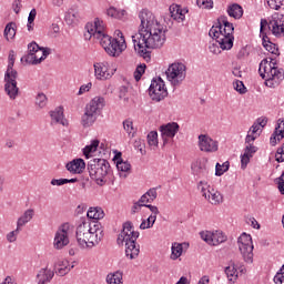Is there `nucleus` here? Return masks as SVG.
I'll use <instances>...</instances> for the list:
<instances>
[{
    "instance_id": "obj_1",
    "label": "nucleus",
    "mask_w": 284,
    "mask_h": 284,
    "mask_svg": "<svg viewBox=\"0 0 284 284\" xmlns=\"http://www.w3.org/2000/svg\"><path fill=\"white\" fill-rule=\"evenodd\" d=\"M141 24L138 33L132 36L133 48L138 57H142L144 61L152 59V51L163 48L165 43V29L163 24L159 23L154 13L148 9H143L139 13Z\"/></svg>"
},
{
    "instance_id": "obj_2",
    "label": "nucleus",
    "mask_w": 284,
    "mask_h": 284,
    "mask_svg": "<svg viewBox=\"0 0 284 284\" xmlns=\"http://www.w3.org/2000/svg\"><path fill=\"white\" fill-rule=\"evenodd\" d=\"M75 239L82 248L97 247V245L103 240V230H101V224L83 221L77 227Z\"/></svg>"
},
{
    "instance_id": "obj_3",
    "label": "nucleus",
    "mask_w": 284,
    "mask_h": 284,
    "mask_svg": "<svg viewBox=\"0 0 284 284\" xmlns=\"http://www.w3.org/2000/svg\"><path fill=\"white\" fill-rule=\"evenodd\" d=\"M209 37L219 43L221 50H232L234 48V24L227 21L225 16H221L217 19V26L210 29Z\"/></svg>"
},
{
    "instance_id": "obj_4",
    "label": "nucleus",
    "mask_w": 284,
    "mask_h": 284,
    "mask_svg": "<svg viewBox=\"0 0 284 284\" xmlns=\"http://www.w3.org/2000/svg\"><path fill=\"white\" fill-rule=\"evenodd\" d=\"M139 231H134V225L132 222L126 221L122 225V231L118 236V245H123L125 243V256H129L131 261H134L141 252V246L136 244V239H139Z\"/></svg>"
},
{
    "instance_id": "obj_5",
    "label": "nucleus",
    "mask_w": 284,
    "mask_h": 284,
    "mask_svg": "<svg viewBox=\"0 0 284 284\" xmlns=\"http://www.w3.org/2000/svg\"><path fill=\"white\" fill-rule=\"evenodd\" d=\"M14 50L9 51V64L4 73V92L9 99L14 101L19 97V87H17V78L19 73L14 70Z\"/></svg>"
},
{
    "instance_id": "obj_6",
    "label": "nucleus",
    "mask_w": 284,
    "mask_h": 284,
    "mask_svg": "<svg viewBox=\"0 0 284 284\" xmlns=\"http://www.w3.org/2000/svg\"><path fill=\"white\" fill-rule=\"evenodd\" d=\"M90 179L98 185H105V176L110 174V162L105 159H91L87 164Z\"/></svg>"
},
{
    "instance_id": "obj_7",
    "label": "nucleus",
    "mask_w": 284,
    "mask_h": 284,
    "mask_svg": "<svg viewBox=\"0 0 284 284\" xmlns=\"http://www.w3.org/2000/svg\"><path fill=\"white\" fill-rule=\"evenodd\" d=\"M28 50L29 53L21 58V61H26V63L31 65H39V63L48 59L51 52L50 48L39 47L34 41L28 44Z\"/></svg>"
},
{
    "instance_id": "obj_8",
    "label": "nucleus",
    "mask_w": 284,
    "mask_h": 284,
    "mask_svg": "<svg viewBox=\"0 0 284 284\" xmlns=\"http://www.w3.org/2000/svg\"><path fill=\"white\" fill-rule=\"evenodd\" d=\"M99 41L100 45H102L109 57H119L121 52L128 48L125 40H123V42H119L116 38H112L110 36H105Z\"/></svg>"
},
{
    "instance_id": "obj_9",
    "label": "nucleus",
    "mask_w": 284,
    "mask_h": 284,
    "mask_svg": "<svg viewBox=\"0 0 284 284\" xmlns=\"http://www.w3.org/2000/svg\"><path fill=\"white\" fill-rule=\"evenodd\" d=\"M166 78L171 81L172 85H181L185 81L186 67L181 62L172 63L166 72Z\"/></svg>"
},
{
    "instance_id": "obj_10",
    "label": "nucleus",
    "mask_w": 284,
    "mask_h": 284,
    "mask_svg": "<svg viewBox=\"0 0 284 284\" xmlns=\"http://www.w3.org/2000/svg\"><path fill=\"white\" fill-rule=\"evenodd\" d=\"M239 250L245 263H253L254 261V245L252 244V235L243 233L237 239Z\"/></svg>"
},
{
    "instance_id": "obj_11",
    "label": "nucleus",
    "mask_w": 284,
    "mask_h": 284,
    "mask_svg": "<svg viewBox=\"0 0 284 284\" xmlns=\"http://www.w3.org/2000/svg\"><path fill=\"white\" fill-rule=\"evenodd\" d=\"M149 95L152 101H155V103H160V101H163V99L168 97V89L165 88L163 79L158 78L151 81Z\"/></svg>"
},
{
    "instance_id": "obj_12",
    "label": "nucleus",
    "mask_w": 284,
    "mask_h": 284,
    "mask_svg": "<svg viewBox=\"0 0 284 284\" xmlns=\"http://www.w3.org/2000/svg\"><path fill=\"white\" fill-rule=\"evenodd\" d=\"M85 30L88 32V34H84V37L88 39H98V41L102 40L103 37H108V34H105V23L103 22V20L95 18L94 19V23L92 22H88L85 24Z\"/></svg>"
},
{
    "instance_id": "obj_13",
    "label": "nucleus",
    "mask_w": 284,
    "mask_h": 284,
    "mask_svg": "<svg viewBox=\"0 0 284 284\" xmlns=\"http://www.w3.org/2000/svg\"><path fill=\"white\" fill-rule=\"evenodd\" d=\"M265 26H267V20H261L260 27V37H262V45L265 48L267 52L273 54L274 57H281V52L278 51V44L272 42L270 37H267V32H265Z\"/></svg>"
},
{
    "instance_id": "obj_14",
    "label": "nucleus",
    "mask_w": 284,
    "mask_h": 284,
    "mask_svg": "<svg viewBox=\"0 0 284 284\" xmlns=\"http://www.w3.org/2000/svg\"><path fill=\"white\" fill-rule=\"evenodd\" d=\"M70 226L68 224L61 225V227L57 231L54 241H53V247L55 250H63L65 245L70 244V237H69V232Z\"/></svg>"
},
{
    "instance_id": "obj_15",
    "label": "nucleus",
    "mask_w": 284,
    "mask_h": 284,
    "mask_svg": "<svg viewBox=\"0 0 284 284\" xmlns=\"http://www.w3.org/2000/svg\"><path fill=\"white\" fill-rule=\"evenodd\" d=\"M197 139H199V148L201 152H206V153L219 152V142L212 139L210 135L200 134Z\"/></svg>"
},
{
    "instance_id": "obj_16",
    "label": "nucleus",
    "mask_w": 284,
    "mask_h": 284,
    "mask_svg": "<svg viewBox=\"0 0 284 284\" xmlns=\"http://www.w3.org/2000/svg\"><path fill=\"white\" fill-rule=\"evenodd\" d=\"M200 236L202 241H205L209 245H221V243H225L227 241V236H225L221 231L201 232Z\"/></svg>"
},
{
    "instance_id": "obj_17",
    "label": "nucleus",
    "mask_w": 284,
    "mask_h": 284,
    "mask_svg": "<svg viewBox=\"0 0 284 284\" xmlns=\"http://www.w3.org/2000/svg\"><path fill=\"white\" fill-rule=\"evenodd\" d=\"M180 125L176 122H169L160 126L161 136L163 139V144L166 145L169 139H174L179 133Z\"/></svg>"
},
{
    "instance_id": "obj_18",
    "label": "nucleus",
    "mask_w": 284,
    "mask_h": 284,
    "mask_svg": "<svg viewBox=\"0 0 284 284\" xmlns=\"http://www.w3.org/2000/svg\"><path fill=\"white\" fill-rule=\"evenodd\" d=\"M95 78L100 81H108L112 79L114 72H110V64L108 62H97L93 65Z\"/></svg>"
},
{
    "instance_id": "obj_19",
    "label": "nucleus",
    "mask_w": 284,
    "mask_h": 284,
    "mask_svg": "<svg viewBox=\"0 0 284 284\" xmlns=\"http://www.w3.org/2000/svg\"><path fill=\"white\" fill-rule=\"evenodd\" d=\"M265 28H267L274 37L284 36V23L278 19V13L272 16L271 20L265 24Z\"/></svg>"
},
{
    "instance_id": "obj_20",
    "label": "nucleus",
    "mask_w": 284,
    "mask_h": 284,
    "mask_svg": "<svg viewBox=\"0 0 284 284\" xmlns=\"http://www.w3.org/2000/svg\"><path fill=\"white\" fill-rule=\"evenodd\" d=\"M275 59L276 58H270V60H267L266 58L260 63L258 73L262 79H265V81H267L270 77H273L272 73L274 72V63H276Z\"/></svg>"
},
{
    "instance_id": "obj_21",
    "label": "nucleus",
    "mask_w": 284,
    "mask_h": 284,
    "mask_svg": "<svg viewBox=\"0 0 284 284\" xmlns=\"http://www.w3.org/2000/svg\"><path fill=\"white\" fill-rule=\"evenodd\" d=\"M201 194L209 201V203H211V205H221V203H223V195L214 189L206 190L205 187H202Z\"/></svg>"
},
{
    "instance_id": "obj_22",
    "label": "nucleus",
    "mask_w": 284,
    "mask_h": 284,
    "mask_svg": "<svg viewBox=\"0 0 284 284\" xmlns=\"http://www.w3.org/2000/svg\"><path fill=\"white\" fill-rule=\"evenodd\" d=\"M103 108H105V98L95 97L87 104L85 111L97 116Z\"/></svg>"
},
{
    "instance_id": "obj_23",
    "label": "nucleus",
    "mask_w": 284,
    "mask_h": 284,
    "mask_svg": "<svg viewBox=\"0 0 284 284\" xmlns=\"http://www.w3.org/2000/svg\"><path fill=\"white\" fill-rule=\"evenodd\" d=\"M65 168L71 174H81L83 173V170H85V161L81 158L74 159L71 162H68Z\"/></svg>"
},
{
    "instance_id": "obj_24",
    "label": "nucleus",
    "mask_w": 284,
    "mask_h": 284,
    "mask_svg": "<svg viewBox=\"0 0 284 284\" xmlns=\"http://www.w3.org/2000/svg\"><path fill=\"white\" fill-rule=\"evenodd\" d=\"M284 139V119L277 120V125L271 135L270 143L271 145H276V143L281 142Z\"/></svg>"
},
{
    "instance_id": "obj_25",
    "label": "nucleus",
    "mask_w": 284,
    "mask_h": 284,
    "mask_svg": "<svg viewBox=\"0 0 284 284\" xmlns=\"http://www.w3.org/2000/svg\"><path fill=\"white\" fill-rule=\"evenodd\" d=\"M283 80H284L283 69L276 68V62H273V72H272V75L268 79H266L265 85H267V88H274V81L275 83H278V81H283Z\"/></svg>"
},
{
    "instance_id": "obj_26",
    "label": "nucleus",
    "mask_w": 284,
    "mask_h": 284,
    "mask_svg": "<svg viewBox=\"0 0 284 284\" xmlns=\"http://www.w3.org/2000/svg\"><path fill=\"white\" fill-rule=\"evenodd\" d=\"M258 149L254 144H247L244 149V154L241 156V165L242 170H245L247 168V163H250V159L256 154V151Z\"/></svg>"
},
{
    "instance_id": "obj_27",
    "label": "nucleus",
    "mask_w": 284,
    "mask_h": 284,
    "mask_svg": "<svg viewBox=\"0 0 284 284\" xmlns=\"http://www.w3.org/2000/svg\"><path fill=\"white\" fill-rule=\"evenodd\" d=\"M51 123H60V125L68 126V121L63 116V106H58L54 111H50Z\"/></svg>"
},
{
    "instance_id": "obj_28",
    "label": "nucleus",
    "mask_w": 284,
    "mask_h": 284,
    "mask_svg": "<svg viewBox=\"0 0 284 284\" xmlns=\"http://www.w3.org/2000/svg\"><path fill=\"white\" fill-rule=\"evenodd\" d=\"M37 278L39 283H42V284L50 283L52 278H54V271L48 267L41 268L37 274Z\"/></svg>"
},
{
    "instance_id": "obj_29",
    "label": "nucleus",
    "mask_w": 284,
    "mask_h": 284,
    "mask_svg": "<svg viewBox=\"0 0 284 284\" xmlns=\"http://www.w3.org/2000/svg\"><path fill=\"white\" fill-rule=\"evenodd\" d=\"M187 250L190 247L189 243H173L171 247V258L172 261H176V258H180V256L183 254V248Z\"/></svg>"
},
{
    "instance_id": "obj_30",
    "label": "nucleus",
    "mask_w": 284,
    "mask_h": 284,
    "mask_svg": "<svg viewBox=\"0 0 284 284\" xmlns=\"http://www.w3.org/2000/svg\"><path fill=\"white\" fill-rule=\"evenodd\" d=\"M31 219H34V210L28 209L18 219L17 226L21 230V227L26 226L27 223H30Z\"/></svg>"
},
{
    "instance_id": "obj_31",
    "label": "nucleus",
    "mask_w": 284,
    "mask_h": 284,
    "mask_svg": "<svg viewBox=\"0 0 284 284\" xmlns=\"http://www.w3.org/2000/svg\"><path fill=\"white\" fill-rule=\"evenodd\" d=\"M169 10H170V14H171L172 19H174L175 21H179V23H181V21H185V16L183 14V11L181 10V6L171 4Z\"/></svg>"
},
{
    "instance_id": "obj_32",
    "label": "nucleus",
    "mask_w": 284,
    "mask_h": 284,
    "mask_svg": "<svg viewBox=\"0 0 284 284\" xmlns=\"http://www.w3.org/2000/svg\"><path fill=\"white\" fill-rule=\"evenodd\" d=\"M81 19V16L79 14V11L74 8L69 9L64 14V21L68 26L74 24L75 21H79Z\"/></svg>"
},
{
    "instance_id": "obj_33",
    "label": "nucleus",
    "mask_w": 284,
    "mask_h": 284,
    "mask_svg": "<svg viewBox=\"0 0 284 284\" xmlns=\"http://www.w3.org/2000/svg\"><path fill=\"white\" fill-rule=\"evenodd\" d=\"M106 16L111 17V19L122 20V19H125V17H128V11H125L124 9L119 10V9H116L114 7H110L106 10Z\"/></svg>"
},
{
    "instance_id": "obj_34",
    "label": "nucleus",
    "mask_w": 284,
    "mask_h": 284,
    "mask_svg": "<svg viewBox=\"0 0 284 284\" xmlns=\"http://www.w3.org/2000/svg\"><path fill=\"white\" fill-rule=\"evenodd\" d=\"M227 14L233 19H241V17H243V7H241L239 3H233L229 6Z\"/></svg>"
},
{
    "instance_id": "obj_35",
    "label": "nucleus",
    "mask_w": 284,
    "mask_h": 284,
    "mask_svg": "<svg viewBox=\"0 0 284 284\" xmlns=\"http://www.w3.org/2000/svg\"><path fill=\"white\" fill-rule=\"evenodd\" d=\"M108 284H123V273L121 271H116L106 276Z\"/></svg>"
},
{
    "instance_id": "obj_36",
    "label": "nucleus",
    "mask_w": 284,
    "mask_h": 284,
    "mask_svg": "<svg viewBox=\"0 0 284 284\" xmlns=\"http://www.w3.org/2000/svg\"><path fill=\"white\" fill-rule=\"evenodd\" d=\"M191 170L193 174H195V176H205V174L207 173V169L205 168V165L199 161L192 164Z\"/></svg>"
},
{
    "instance_id": "obj_37",
    "label": "nucleus",
    "mask_w": 284,
    "mask_h": 284,
    "mask_svg": "<svg viewBox=\"0 0 284 284\" xmlns=\"http://www.w3.org/2000/svg\"><path fill=\"white\" fill-rule=\"evenodd\" d=\"M224 272L229 281H236L239 278V271L236 270V264H234V262H231V265L226 266Z\"/></svg>"
},
{
    "instance_id": "obj_38",
    "label": "nucleus",
    "mask_w": 284,
    "mask_h": 284,
    "mask_svg": "<svg viewBox=\"0 0 284 284\" xmlns=\"http://www.w3.org/2000/svg\"><path fill=\"white\" fill-rule=\"evenodd\" d=\"M115 161L119 172H130L132 165L129 162H125L123 161V159H121V153H119V155H115Z\"/></svg>"
},
{
    "instance_id": "obj_39",
    "label": "nucleus",
    "mask_w": 284,
    "mask_h": 284,
    "mask_svg": "<svg viewBox=\"0 0 284 284\" xmlns=\"http://www.w3.org/2000/svg\"><path fill=\"white\" fill-rule=\"evenodd\" d=\"M17 23L14 22H9L6 28H4V37L7 41H10V39H14L17 36Z\"/></svg>"
},
{
    "instance_id": "obj_40",
    "label": "nucleus",
    "mask_w": 284,
    "mask_h": 284,
    "mask_svg": "<svg viewBox=\"0 0 284 284\" xmlns=\"http://www.w3.org/2000/svg\"><path fill=\"white\" fill-rule=\"evenodd\" d=\"M97 121V115L94 113H90L89 111H85L84 114L82 115L81 123L83 128H90Z\"/></svg>"
},
{
    "instance_id": "obj_41",
    "label": "nucleus",
    "mask_w": 284,
    "mask_h": 284,
    "mask_svg": "<svg viewBox=\"0 0 284 284\" xmlns=\"http://www.w3.org/2000/svg\"><path fill=\"white\" fill-rule=\"evenodd\" d=\"M99 140H93L91 142V144L87 145L84 149H83V154L85 156V159H90V154L97 152L98 148H99Z\"/></svg>"
},
{
    "instance_id": "obj_42",
    "label": "nucleus",
    "mask_w": 284,
    "mask_h": 284,
    "mask_svg": "<svg viewBox=\"0 0 284 284\" xmlns=\"http://www.w3.org/2000/svg\"><path fill=\"white\" fill-rule=\"evenodd\" d=\"M58 265H59V268L55 271V274H58V276H65V274H68L70 272V270H72V267H74V265L69 267L68 261L60 262Z\"/></svg>"
},
{
    "instance_id": "obj_43",
    "label": "nucleus",
    "mask_w": 284,
    "mask_h": 284,
    "mask_svg": "<svg viewBox=\"0 0 284 284\" xmlns=\"http://www.w3.org/2000/svg\"><path fill=\"white\" fill-rule=\"evenodd\" d=\"M266 3L271 10H284V0H266Z\"/></svg>"
},
{
    "instance_id": "obj_44",
    "label": "nucleus",
    "mask_w": 284,
    "mask_h": 284,
    "mask_svg": "<svg viewBox=\"0 0 284 284\" xmlns=\"http://www.w3.org/2000/svg\"><path fill=\"white\" fill-rule=\"evenodd\" d=\"M227 170H230V162L229 161L224 162L222 165H221V163H216V165H215V175L216 176H223V174H225V172H227Z\"/></svg>"
},
{
    "instance_id": "obj_45",
    "label": "nucleus",
    "mask_w": 284,
    "mask_h": 284,
    "mask_svg": "<svg viewBox=\"0 0 284 284\" xmlns=\"http://www.w3.org/2000/svg\"><path fill=\"white\" fill-rule=\"evenodd\" d=\"M36 105L43 109L48 105V97L44 93H38L36 97Z\"/></svg>"
},
{
    "instance_id": "obj_46",
    "label": "nucleus",
    "mask_w": 284,
    "mask_h": 284,
    "mask_svg": "<svg viewBox=\"0 0 284 284\" xmlns=\"http://www.w3.org/2000/svg\"><path fill=\"white\" fill-rule=\"evenodd\" d=\"M148 143L149 145H153L154 148H156V145H159V133H156V131H151L148 134Z\"/></svg>"
},
{
    "instance_id": "obj_47",
    "label": "nucleus",
    "mask_w": 284,
    "mask_h": 284,
    "mask_svg": "<svg viewBox=\"0 0 284 284\" xmlns=\"http://www.w3.org/2000/svg\"><path fill=\"white\" fill-rule=\"evenodd\" d=\"M145 68H148V65H145V63L143 64H139L134 71V79L136 82L141 81V77H143V74H145Z\"/></svg>"
},
{
    "instance_id": "obj_48",
    "label": "nucleus",
    "mask_w": 284,
    "mask_h": 284,
    "mask_svg": "<svg viewBox=\"0 0 284 284\" xmlns=\"http://www.w3.org/2000/svg\"><path fill=\"white\" fill-rule=\"evenodd\" d=\"M21 229L17 226L14 231H11L7 234L8 243H14L17 241V236H19Z\"/></svg>"
},
{
    "instance_id": "obj_49",
    "label": "nucleus",
    "mask_w": 284,
    "mask_h": 284,
    "mask_svg": "<svg viewBox=\"0 0 284 284\" xmlns=\"http://www.w3.org/2000/svg\"><path fill=\"white\" fill-rule=\"evenodd\" d=\"M234 90H236V92H239L240 94H245L247 92V88H245V84L243 83V81L236 80L234 83Z\"/></svg>"
},
{
    "instance_id": "obj_50",
    "label": "nucleus",
    "mask_w": 284,
    "mask_h": 284,
    "mask_svg": "<svg viewBox=\"0 0 284 284\" xmlns=\"http://www.w3.org/2000/svg\"><path fill=\"white\" fill-rule=\"evenodd\" d=\"M123 129L129 134H134V123L132 122V120H124L123 121Z\"/></svg>"
},
{
    "instance_id": "obj_51",
    "label": "nucleus",
    "mask_w": 284,
    "mask_h": 284,
    "mask_svg": "<svg viewBox=\"0 0 284 284\" xmlns=\"http://www.w3.org/2000/svg\"><path fill=\"white\" fill-rule=\"evenodd\" d=\"M197 6L200 8H205L207 10L212 9L214 6V1L212 0H197Z\"/></svg>"
},
{
    "instance_id": "obj_52",
    "label": "nucleus",
    "mask_w": 284,
    "mask_h": 284,
    "mask_svg": "<svg viewBox=\"0 0 284 284\" xmlns=\"http://www.w3.org/2000/svg\"><path fill=\"white\" fill-rule=\"evenodd\" d=\"M275 183L277 185V190L280 191V193L284 194V176H283V173L281 174L280 178L275 179Z\"/></svg>"
},
{
    "instance_id": "obj_53",
    "label": "nucleus",
    "mask_w": 284,
    "mask_h": 284,
    "mask_svg": "<svg viewBox=\"0 0 284 284\" xmlns=\"http://www.w3.org/2000/svg\"><path fill=\"white\" fill-rule=\"evenodd\" d=\"M90 90H92V82L81 85L78 92V97L85 94V92H90Z\"/></svg>"
},
{
    "instance_id": "obj_54",
    "label": "nucleus",
    "mask_w": 284,
    "mask_h": 284,
    "mask_svg": "<svg viewBox=\"0 0 284 284\" xmlns=\"http://www.w3.org/2000/svg\"><path fill=\"white\" fill-rule=\"evenodd\" d=\"M146 196L150 199V202L153 203L154 201H156V196H158V193H156V189H150L146 193Z\"/></svg>"
},
{
    "instance_id": "obj_55",
    "label": "nucleus",
    "mask_w": 284,
    "mask_h": 284,
    "mask_svg": "<svg viewBox=\"0 0 284 284\" xmlns=\"http://www.w3.org/2000/svg\"><path fill=\"white\" fill-rule=\"evenodd\" d=\"M141 207H145V204H141V202H135L131 209V214H136L138 212H141Z\"/></svg>"
},
{
    "instance_id": "obj_56",
    "label": "nucleus",
    "mask_w": 284,
    "mask_h": 284,
    "mask_svg": "<svg viewBox=\"0 0 284 284\" xmlns=\"http://www.w3.org/2000/svg\"><path fill=\"white\" fill-rule=\"evenodd\" d=\"M144 207H148L150 212H152L151 216H159L160 212L158 206H154L152 204H145Z\"/></svg>"
},
{
    "instance_id": "obj_57",
    "label": "nucleus",
    "mask_w": 284,
    "mask_h": 284,
    "mask_svg": "<svg viewBox=\"0 0 284 284\" xmlns=\"http://www.w3.org/2000/svg\"><path fill=\"white\" fill-rule=\"evenodd\" d=\"M68 184V179H52L51 180V185H58V186H61V185H65Z\"/></svg>"
},
{
    "instance_id": "obj_58",
    "label": "nucleus",
    "mask_w": 284,
    "mask_h": 284,
    "mask_svg": "<svg viewBox=\"0 0 284 284\" xmlns=\"http://www.w3.org/2000/svg\"><path fill=\"white\" fill-rule=\"evenodd\" d=\"M12 8H13V11L16 12V14H19V12H21V0H13V3H12Z\"/></svg>"
},
{
    "instance_id": "obj_59",
    "label": "nucleus",
    "mask_w": 284,
    "mask_h": 284,
    "mask_svg": "<svg viewBox=\"0 0 284 284\" xmlns=\"http://www.w3.org/2000/svg\"><path fill=\"white\" fill-rule=\"evenodd\" d=\"M105 216V213L103 212V209L95 207V221H99Z\"/></svg>"
},
{
    "instance_id": "obj_60",
    "label": "nucleus",
    "mask_w": 284,
    "mask_h": 284,
    "mask_svg": "<svg viewBox=\"0 0 284 284\" xmlns=\"http://www.w3.org/2000/svg\"><path fill=\"white\" fill-rule=\"evenodd\" d=\"M34 19H37V9H32L28 17L29 23H34Z\"/></svg>"
},
{
    "instance_id": "obj_61",
    "label": "nucleus",
    "mask_w": 284,
    "mask_h": 284,
    "mask_svg": "<svg viewBox=\"0 0 284 284\" xmlns=\"http://www.w3.org/2000/svg\"><path fill=\"white\" fill-rule=\"evenodd\" d=\"M138 202H140V204L142 205H148V203H152L146 193H144Z\"/></svg>"
},
{
    "instance_id": "obj_62",
    "label": "nucleus",
    "mask_w": 284,
    "mask_h": 284,
    "mask_svg": "<svg viewBox=\"0 0 284 284\" xmlns=\"http://www.w3.org/2000/svg\"><path fill=\"white\" fill-rule=\"evenodd\" d=\"M88 219H93L97 221V213H95V207H90L87 212Z\"/></svg>"
},
{
    "instance_id": "obj_63",
    "label": "nucleus",
    "mask_w": 284,
    "mask_h": 284,
    "mask_svg": "<svg viewBox=\"0 0 284 284\" xmlns=\"http://www.w3.org/2000/svg\"><path fill=\"white\" fill-rule=\"evenodd\" d=\"M273 281L275 284H284V275L276 273Z\"/></svg>"
},
{
    "instance_id": "obj_64",
    "label": "nucleus",
    "mask_w": 284,
    "mask_h": 284,
    "mask_svg": "<svg viewBox=\"0 0 284 284\" xmlns=\"http://www.w3.org/2000/svg\"><path fill=\"white\" fill-rule=\"evenodd\" d=\"M278 156H284V143L282 144L281 148L277 149L275 153V160L278 161Z\"/></svg>"
}]
</instances>
